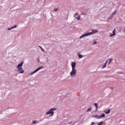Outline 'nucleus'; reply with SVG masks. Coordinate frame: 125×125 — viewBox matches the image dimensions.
<instances>
[{
	"label": "nucleus",
	"instance_id": "1",
	"mask_svg": "<svg viewBox=\"0 0 125 125\" xmlns=\"http://www.w3.org/2000/svg\"><path fill=\"white\" fill-rule=\"evenodd\" d=\"M23 63V62H22L17 66V69H18V71H19L20 74H23V73H24V70H23V68H22Z\"/></svg>",
	"mask_w": 125,
	"mask_h": 125
},
{
	"label": "nucleus",
	"instance_id": "2",
	"mask_svg": "<svg viewBox=\"0 0 125 125\" xmlns=\"http://www.w3.org/2000/svg\"><path fill=\"white\" fill-rule=\"evenodd\" d=\"M96 33H98V30H93L92 32L89 33H87L84 35H83L82 36L80 37V39L83 38V37H86L87 36H90V35H93L94 34H96Z\"/></svg>",
	"mask_w": 125,
	"mask_h": 125
},
{
	"label": "nucleus",
	"instance_id": "3",
	"mask_svg": "<svg viewBox=\"0 0 125 125\" xmlns=\"http://www.w3.org/2000/svg\"><path fill=\"white\" fill-rule=\"evenodd\" d=\"M55 110H56V108H51L50 110L46 112V115H49L51 114V116H53V114H54V112H53V111H55Z\"/></svg>",
	"mask_w": 125,
	"mask_h": 125
},
{
	"label": "nucleus",
	"instance_id": "4",
	"mask_svg": "<svg viewBox=\"0 0 125 125\" xmlns=\"http://www.w3.org/2000/svg\"><path fill=\"white\" fill-rule=\"evenodd\" d=\"M70 76H75L77 74V70L72 68L71 72H70Z\"/></svg>",
	"mask_w": 125,
	"mask_h": 125
},
{
	"label": "nucleus",
	"instance_id": "5",
	"mask_svg": "<svg viewBox=\"0 0 125 125\" xmlns=\"http://www.w3.org/2000/svg\"><path fill=\"white\" fill-rule=\"evenodd\" d=\"M41 69H42V67H38L36 70H35V71H34L32 73H31L30 74V75H34V74H35V73H37V72H38V71H40V70H41Z\"/></svg>",
	"mask_w": 125,
	"mask_h": 125
},
{
	"label": "nucleus",
	"instance_id": "6",
	"mask_svg": "<svg viewBox=\"0 0 125 125\" xmlns=\"http://www.w3.org/2000/svg\"><path fill=\"white\" fill-rule=\"evenodd\" d=\"M71 67H72V69H75V68L76 67V62H72V64H71Z\"/></svg>",
	"mask_w": 125,
	"mask_h": 125
},
{
	"label": "nucleus",
	"instance_id": "7",
	"mask_svg": "<svg viewBox=\"0 0 125 125\" xmlns=\"http://www.w3.org/2000/svg\"><path fill=\"white\" fill-rule=\"evenodd\" d=\"M110 112H111V109H110L104 111V113H105V114H110Z\"/></svg>",
	"mask_w": 125,
	"mask_h": 125
},
{
	"label": "nucleus",
	"instance_id": "8",
	"mask_svg": "<svg viewBox=\"0 0 125 125\" xmlns=\"http://www.w3.org/2000/svg\"><path fill=\"white\" fill-rule=\"evenodd\" d=\"M115 32H116V29H114L113 31V34H110V37H113V36H116V33H115Z\"/></svg>",
	"mask_w": 125,
	"mask_h": 125
},
{
	"label": "nucleus",
	"instance_id": "9",
	"mask_svg": "<svg viewBox=\"0 0 125 125\" xmlns=\"http://www.w3.org/2000/svg\"><path fill=\"white\" fill-rule=\"evenodd\" d=\"M112 59H109L107 60L106 62H108V65H110V63L112 62Z\"/></svg>",
	"mask_w": 125,
	"mask_h": 125
},
{
	"label": "nucleus",
	"instance_id": "10",
	"mask_svg": "<svg viewBox=\"0 0 125 125\" xmlns=\"http://www.w3.org/2000/svg\"><path fill=\"white\" fill-rule=\"evenodd\" d=\"M93 117L95 118L96 119H100V116L98 115L93 116Z\"/></svg>",
	"mask_w": 125,
	"mask_h": 125
},
{
	"label": "nucleus",
	"instance_id": "11",
	"mask_svg": "<svg viewBox=\"0 0 125 125\" xmlns=\"http://www.w3.org/2000/svg\"><path fill=\"white\" fill-rule=\"evenodd\" d=\"M78 57L80 59L83 58V56L82 55V54H78Z\"/></svg>",
	"mask_w": 125,
	"mask_h": 125
},
{
	"label": "nucleus",
	"instance_id": "12",
	"mask_svg": "<svg viewBox=\"0 0 125 125\" xmlns=\"http://www.w3.org/2000/svg\"><path fill=\"white\" fill-rule=\"evenodd\" d=\"M105 117L104 114H102L101 115H100V118L101 119V118H104Z\"/></svg>",
	"mask_w": 125,
	"mask_h": 125
},
{
	"label": "nucleus",
	"instance_id": "13",
	"mask_svg": "<svg viewBox=\"0 0 125 125\" xmlns=\"http://www.w3.org/2000/svg\"><path fill=\"white\" fill-rule=\"evenodd\" d=\"M106 65H107V62H106L104 64V66H103V69H104V68L106 67Z\"/></svg>",
	"mask_w": 125,
	"mask_h": 125
},
{
	"label": "nucleus",
	"instance_id": "14",
	"mask_svg": "<svg viewBox=\"0 0 125 125\" xmlns=\"http://www.w3.org/2000/svg\"><path fill=\"white\" fill-rule=\"evenodd\" d=\"M116 13H117V10H115L114 12H113L112 13V16H114V15H115V14H116Z\"/></svg>",
	"mask_w": 125,
	"mask_h": 125
},
{
	"label": "nucleus",
	"instance_id": "15",
	"mask_svg": "<svg viewBox=\"0 0 125 125\" xmlns=\"http://www.w3.org/2000/svg\"><path fill=\"white\" fill-rule=\"evenodd\" d=\"M94 104V105H95V106L96 107V110H97V109L98 108V105H97V104L95 103V104Z\"/></svg>",
	"mask_w": 125,
	"mask_h": 125
},
{
	"label": "nucleus",
	"instance_id": "16",
	"mask_svg": "<svg viewBox=\"0 0 125 125\" xmlns=\"http://www.w3.org/2000/svg\"><path fill=\"white\" fill-rule=\"evenodd\" d=\"M14 28H17V25H15L14 26H12L11 29H14Z\"/></svg>",
	"mask_w": 125,
	"mask_h": 125
},
{
	"label": "nucleus",
	"instance_id": "17",
	"mask_svg": "<svg viewBox=\"0 0 125 125\" xmlns=\"http://www.w3.org/2000/svg\"><path fill=\"white\" fill-rule=\"evenodd\" d=\"M76 19H77V20H81V16H80V15L76 18Z\"/></svg>",
	"mask_w": 125,
	"mask_h": 125
},
{
	"label": "nucleus",
	"instance_id": "18",
	"mask_svg": "<svg viewBox=\"0 0 125 125\" xmlns=\"http://www.w3.org/2000/svg\"><path fill=\"white\" fill-rule=\"evenodd\" d=\"M54 11H55V12L58 11V8H55L54 9Z\"/></svg>",
	"mask_w": 125,
	"mask_h": 125
},
{
	"label": "nucleus",
	"instance_id": "19",
	"mask_svg": "<svg viewBox=\"0 0 125 125\" xmlns=\"http://www.w3.org/2000/svg\"><path fill=\"white\" fill-rule=\"evenodd\" d=\"M90 111H91V108H88V109L87 110L86 112H90Z\"/></svg>",
	"mask_w": 125,
	"mask_h": 125
},
{
	"label": "nucleus",
	"instance_id": "20",
	"mask_svg": "<svg viewBox=\"0 0 125 125\" xmlns=\"http://www.w3.org/2000/svg\"><path fill=\"white\" fill-rule=\"evenodd\" d=\"M39 47L41 48V50H42V51L44 52V51L43 50V49L42 47V46H39Z\"/></svg>",
	"mask_w": 125,
	"mask_h": 125
},
{
	"label": "nucleus",
	"instance_id": "21",
	"mask_svg": "<svg viewBox=\"0 0 125 125\" xmlns=\"http://www.w3.org/2000/svg\"><path fill=\"white\" fill-rule=\"evenodd\" d=\"M97 43V42H96V41H94L93 42L94 44H96Z\"/></svg>",
	"mask_w": 125,
	"mask_h": 125
},
{
	"label": "nucleus",
	"instance_id": "22",
	"mask_svg": "<svg viewBox=\"0 0 125 125\" xmlns=\"http://www.w3.org/2000/svg\"><path fill=\"white\" fill-rule=\"evenodd\" d=\"M79 14H78L77 13H76L74 15V16H76V15H78Z\"/></svg>",
	"mask_w": 125,
	"mask_h": 125
},
{
	"label": "nucleus",
	"instance_id": "23",
	"mask_svg": "<svg viewBox=\"0 0 125 125\" xmlns=\"http://www.w3.org/2000/svg\"><path fill=\"white\" fill-rule=\"evenodd\" d=\"M8 31H10V30H12V29H11V28H8Z\"/></svg>",
	"mask_w": 125,
	"mask_h": 125
},
{
	"label": "nucleus",
	"instance_id": "24",
	"mask_svg": "<svg viewBox=\"0 0 125 125\" xmlns=\"http://www.w3.org/2000/svg\"><path fill=\"white\" fill-rule=\"evenodd\" d=\"M36 123H37V122H36V121H34V122H33V124H36Z\"/></svg>",
	"mask_w": 125,
	"mask_h": 125
},
{
	"label": "nucleus",
	"instance_id": "25",
	"mask_svg": "<svg viewBox=\"0 0 125 125\" xmlns=\"http://www.w3.org/2000/svg\"><path fill=\"white\" fill-rule=\"evenodd\" d=\"M94 125V122H92L91 125Z\"/></svg>",
	"mask_w": 125,
	"mask_h": 125
},
{
	"label": "nucleus",
	"instance_id": "26",
	"mask_svg": "<svg viewBox=\"0 0 125 125\" xmlns=\"http://www.w3.org/2000/svg\"><path fill=\"white\" fill-rule=\"evenodd\" d=\"M83 15H84L85 14H84L83 13Z\"/></svg>",
	"mask_w": 125,
	"mask_h": 125
},
{
	"label": "nucleus",
	"instance_id": "27",
	"mask_svg": "<svg viewBox=\"0 0 125 125\" xmlns=\"http://www.w3.org/2000/svg\"><path fill=\"white\" fill-rule=\"evenodd\" d=\"M124 31L125 32V29H124Z\"/></svg>",
	"mask_w": 125,
	"mask_h": 125
}]
</instances>
